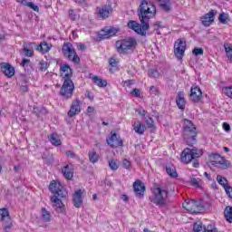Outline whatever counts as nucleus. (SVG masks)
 <instances>
[{
	"instance_id": "nucleus-1",
	"label": "nucleus",
	"mask_w": 232,
	"mask_h": 232,
	"mask_svg": "<svg viewBox=\"0 0 232 232\" xmlns=\"http://www.w3.org/2000/svg\"><path fill=\"white\" fill-rule=\"evenodd\" d=\"M138 15L141 24L137 23V21L130 20L127 25L130 30H134L136 34L146 37L148 30H150V19H153L157 15V7L151 2L141 0L138 9Z\"/></svg>"
},
{
	"instance_id": "nucleus-2",
	"label": "nucleus",
	"mask_w": 232,
	"mask_h": 232,
	"mask_svg": "<svg viewBox=\"0 0 232 232\" xmlns=\"http://www.w3.org/2000/svg\"><path fill=\"white\" fill-rule=\"evenodd\" d=\"M49 189L53 193V197L51 198L57 213H63L64 211V204L63 200H66L68 197V191L61 185V183L53 180L49 185ZM63 199V200H62Z\"/></svg>"
},
{
	"instance_id": "nucleus-3",
	"label": "nucleus",
	"mask_w": 232,
	"mask_h": 232,
	"mask_svg": "<svg viewBox=\"0 0 232 232\" xmlns=\"http://www.w3.org/2000/svg\"><path fill=\"white\" fill-rule=\"evenodd\" d=\"M183 139L188 146L197 144V128H195V125L189 120L184 121Z\"/></svg>"
},
{
	"instance_id": "nucleus-4",
	"label": "nucleus",
	"mask_w": 232,
	"mask_h": 232,
	"mask_svg": "<svg viewBox=\"0 0 232 232\" xmlns=\"http://www.w3.org/2000/svg\"><path fill=\"white\" fill-rule=\"evenodd\" d=\"M153 196L150 197V201L156 206H166L168 202V188L159 185L152 191Z\"/></svg>"
},
{
	"instance_id": "nucleus-5",
	"label": "nucleus",
	"mask_w": 232,
	"mask_h": 232,
	"mask_svg": "<svg viewBox=\"0 0 232 232\" xmlns=\"http://www.w3.org/2000/svg\"><path fill=\"white\" fill-rule=\"evenodd\" d=\"M137 48V40L133 37L118 40L116 42V50L118 53L126 54L128 52H133Z\"/></svg>"
},
{
	"instance_id": "nucleus-6",
	"label": "nucleus",
	"mask_w": 232,
	"mask_h": 232,
	"mask_svg": "<svg viewBox=\"0 0 232 232\" xmlns=\"http://www.w3.org/2000/svg\"><path fill=\"white\" fill-rule=\"evenodd\" d=\"M204 155V151L202 149H198L197 147H193L192 149L186 148L180 155V160L183 164H189L191 160H195V159H200Z\"/></svg>"
},
{
	"instance_id": "nucleus-7",
	"label": "nucleus",
	"mask_w": 232,
	"mask_h": 232,
	"mask_svg": "<svg viewBox=\"0 0 232 232\" xmlns=\"http://www.w3.org/2000/svg\"><path fill=\"white\" fill-rule=\"evenodd\" d=\"M62 52L63 55L69 59V61H72V63H75L76 64L81 63V58H79V55H77V53L75 52V49L72 44L64 43L62 47Z\"/></svg>"
},
{
	"instance_id": "nucleus-8",
	"label": "nucleus",
	"mask_w": 232,
	"mask_h": 232,
	"mask_svg": "<svg viewBox=\"0 0 232 232\" xmlns=\"http://www.w3.org/2000/svg\"><path fill=\"white\" fill-rule=\"evenodd\" d=\"M209 158L214 160L210 161L211 166H214V168H218L219 169L231 168V162L224 157H220L218 153H211L209 154Z\"/></svg>"
},
{
	"instance_id": "nucleus-9",
	"label": "nucleus",
	"mask_w": 232,
	"mask_h": 232,
	"mask_svg": "<svg viewBox=\"0 0 232 232\" xmlns=\"http://www.w3.org/2000/svg\"><path fill=\"white\" fill-rule=\"evenodd\" d=\"M1 222L5 232L12 231V228L14 227V219L12 218V216H10L8 208H1Z\"/></svg>"
},
{
	"instance_id": "nucleus-10",
	"label": "nucleus",
	"mask_w": 232,
	"mask_h": 232,
	"mask_svg": "<svg viewBox=\"0 0 232 232\" xmlns=\"http://www.w3.org/2000/svg\"><path fill=\"white\" fill-rule=\"evenodd\" d=\"M183 208L189 213L198 214L200 211H204V204L202 201H197L195 199H188L183 203Z\"/></svg>"
},
{
	"instance_id": "nucleus-11",
	"label": "nucleus",
	"mask_w": 232,
	"mask_h": 232,
	"mask_svg": "<svg viewBox=\"0 0 232 232\" xmlns=\"http://www.w3.org/2000/svg\"><path fill=\"white\" fill-rule=\"evenodd\" d=\"M73 90H75V85L72 80H64L63 84L60 90V95L63 97V99H72L73 96Z\"/></svg>"
},
{
	"instance_id": "nucleus-12",
	"label": "nucleus",
	"mask_w": 232,
	"mask_h": 232,
	"mask_svg": "<svg viewBox=\"0 0 232 232\" xmlns=\"http://www.w3.org/2000/svg\"><path fill=\"white\" fill-rule=\"evenodd\" d=\"M186 52V41L179 38L174 44V55L177 57L178 61H182L184 53Z\"/></svg>"
},
{
	"instance_id": "nucleus-13",
	"label": "nucleus",
	"mask_w": 232,
	"mask_h": 232,
	"mask_svg": "<svg viewBox=\"0 0 232 232\" xmlns=\"http://www.w3.org/2000/svg\"><path fill=\"white\" fill-rule=\"evenodd\" d=\"M106 142L111 148H120V146H122V139L113 130L111 131V136L106 139Z\"/></svg>"
},
{
	"instance_id": "nucleus-14",
	"label": "nucleus",
	"mask_w": 232,
	"mask_h": 232,
	"mask_svg": "<svg viewBox=\"0 0 232 232\" xmlns=\"http://www.w3.org/2000/svg\"><path fill=\"white\" fill-rule=\"evenodd\" d=\"M189 101L194 103H198L202 101V90L200 89V87H191Z\"/></svg>"
},
{
	"instance_id": "nucleus-15",
	"label": "nucleus",
	"mask_w": 232,
	"mask_h": 232,
	"mask_svg": "<svg viewBox=\"0 0 232 232\" xmlns=\"http://www.w3.org/2000/svg\"><path fill=\"white\" fill-rule=\"evenodd\" d=\"M79 113H81V101L79 99H75L72 101L67 115L68 117L72 118L75 117V115H79Z\"/></svg>"
},
{
	"instance_id": "nucleus-16",
	"label": "nucleus",
	"mask_w": 232,
	"mask_h": 232,
	"mask_svg": "<svg viewBox=\"0 0 232 232\" xmlns=\"http://www.w3.org/2000/svg\"><path fill=\"white\" fill-rule=\"evenodd\" d=\"M133 189L136 193V197H138V198H142V197H144V191H146V186H144V183H142L140 179H137L133 183Z\"/></svg>"
},
{
	"instance_id": "nucleus-17",
	"label": "nucleus",
	"mask_w": 232,
	"mask_h": 232,
	"mask_svg": "<svg viewBox=\"0 0 232 232\" xmlns=\"http://www.w3.org/2000/svg\"><path fill=\"white\" fill-rule=\"evenodd\" d=\"M61 76L64 79V81L69 80L72 81V67L68 63H65L60 67Z\"/></svg>"
},
{
	"instance_id": "nucleus-18",
	"label": "nucleus",
	"mask_w": 232,
	"mask_h": 232,
	"mask_svg": "<svg viewBox=\"0 0 232 232\" xmlns=\"http://www.w3.org/2000/svg\"><path fill=\"white\" fill-rule=\"evenodd\" d=\"M215 15H217V11L210 10L202 17V24H204V26H210L215 21Z\"/></svg>"
},
{
	"instance_id": "nucleus-19",
	"label": "nucleus",
	"mask_w": 232,
	"mask_h": 232,
	"mask_svg": "<svg viewBox=\"0 0 232 232\" xmlns=\"http://www.w3.org/2000/svg\"><path fill=\"white\" fill-rule=\"evenodd\" d=\"M1 68H2L3 73H4V75H5V77L10 78V77H14V75H15V69L14 68V66H12V64L6 63H2Z\"/></svg>"
},
{
	"instance_id": "nucleus-20",
	"label": "nucleus",
	"mask_w": 232,
	"mask_h": 232,
	"mask_svg": "<svg viewBox=\"0 0 232 232\" xmlns=\"http://www.w3.org/2000/svg\"><path fill=\"white\" fill-rule=\"evenodd\" d=\"M72 202H73V206L74 208H81V206H82V189H78L74 192V194L72 195Z\"/></svg>"
},
{
	"instance_id": "nucleus-21",
	"label": "nucleus",
	"mask_w": 232,
	"mask_h": 232,
	"mask_svg": "<svg viewBox=\"0 0 232 232\" xmlns=\"http://www.w3.org/2000/svg\"><path fill=\"white\" fill-rule=\"evenodd\" d=\"M119 30L114 27H111L109 29H104L101 31V39H110V37H113V35L117 34Z\"/></svg>"
},
{
	"instance_id": "nucleus-22",
	"label": "nucleus",
	"mask_w": 232,
	"mask_h": 232,
	"mask_svg": "<svg viewBox=\"0 0 232 232\" xmlns=\"http://www.w3.org/2000/svg\"><path fill=\"white\" fill-rule=\"evenodd\" d=\"M112 12H113V8H111V5H103L99 10V17H102V19H108V17L111 15Z\"/></svg>"
},
{
	"instance_id": "nucleus-23",
	"label": "nucleus",
	"mask_w": 232,
	"mask_h": 232,
	"mask_svg": "<svg viewBox=\"0 0 232 232\" xmlns=\"http://www.w3.org/2000/svg\"><path fill=\"white\" fill-rule=\"evenodd\" d=\"M176 104L179 110H186V99L184 98V92H179L176 99Z\"/></svg>"
},
{
	"instance_id": "nucleus-24",
	"label": "nucleus",
	"mask_w": 232,
	"mask_h": 232,
	"mask_svg": "<svg viewBox=\"0 0 232 232\" xmlns=\"http://www.w3.org/2000/svg\"><path fill=\"white\" fill-rule=\"evenodd\" d=\"M62 173L67 180L73 179V168L70 165H66L62 169Z\"/></svg>"
},
{
	"instance_id": "nucleus-25",
	"label": "nucleus",
	"mask_w": 232,
	"mask_h": 232,
	"mask_svg": "<svg viewBox=\"0 0 232 232\" xmlns=\"http://www.w3.org/2000/svg\"><path fill=\"white\" fill-rule=\"evenodd\" d=\"M52 48V44L46 43V42H42L37 47L36 50L38 52H41V53H48Z\"/></svg>"
},
{
	"instance_id": "nucleus-26",
	"label": "nucleus",
	"mask_w": 232,
	"mask_h": 232,
	"mask_svg": "<svg viewBox=\"0 0 232 232\" xmlns=\"http://www.w3.org/2000/svg\"><path fill=\"white\" fill-rule=\"evenodd\" d=\"M160 6L164 12H169L171 10V2L169 0H159Z\"/></svg>"
},
{
	"instance_id": "nucleus-27",
	"label": "nucleus",
	"mask_w": 232,
	"mask_h": 232,
	"mask_svg": "<svg viewBox=\"0 0 232 232\" xmlns=\"http://www.w3.org/2000/svg\"><path fill=\"white\" fill-rule=\"evenodd\" d=\"M92 82H94V84L99 86V88H105V86H108V82L106 80H102L99 76H93Z\"/></svg>"
},
{
	"instance_id": "nucleus-28",
	"label": "nucleus",
	"mask_w": 232,
	"mask_h": 232,
	"mask_svg": "<svg viewBox=\"0 0 232 232\" xmlns=\"http://www.w3.org/2000/svg\"><path fill=\"white\" fill-rule=\"evenodd\" d=\"M100 156L97 154V151L95 150H92V151H89V160L92 162V164H95L96 162H99Z\"/></svg>"
},
{
	"instance_id": "nucleus-29",
	"label": "nucleus",
	"mask_w": 232,
	"mask_h": 232,
	"mask_svg": "<svg viewBox=\"0 0 232 232\" xmlns=\"http://www.w3.org/2000/svg\"><path fill=\"white\" fill-rule=\"evenodd\" d=\"M48 139L53 146H61V139H59L57 134L53 133L48 137Z\"/></svg>"
},
{
	"instance_id": "nucleus-30",
	"label": "nucleus",
	"mask_w": 232,
	"mask_h": 232,
	"mask_svg": "<svg viewBox=\"0 0 232 232\" xmlns=\"http://www.w3.org/2000/svg\"><path fill=\"white\" fill-rule=\"evenodd\" d=\"M224 216L227 220V222H229V224H232V207H226L224 210Z\"/></svg>"
},
{
	"instance_id": "nucleus-31",
	"label": "nucleus",
	"mask_w": 232,
	"mask_h": 232,
	"mask_svg": "<svg viewBox=\"0 0 232 232\" xmlns=\"http://www.w3.org/2000/svg\"><path fill=\"white\" fill-rule=\"evenodd\" d=\"M33 113H34L36 117H41V115H45V113H48V111L44 107H34Z\"/></svg>"
},
{
	"instance_id": "nucleus-32",
	"label": "nucleus",
	"mask_w": 232,
	"mask_h": 232,
	"mask_svg": "<svg viewBox=\"0 0 232 232\" xmlns=\"http://www.w3.org/2000/svg\"><path fill=\"white\" fill-rule=\"evenodd\" d=\"M42 218L44 222H50L52 220V214L44 208H42Z\"/></svg>"
},
{
	"instance_id": "nucleus-33",
	"label": "nucleus",
	"mask_w": 232,
	"mask_h": 232,
	"mask_svg": "<svg viewBox=\"0 0 232 232\" xmlns=\"http://www.w3.org/2000/svg\"><path fill=\"white\" fill-rule=\"evenodd\" d=\"M217 180L218 184H220V186H223L224 189H226V188H228L230 186L227 184V179L222 177V175H218Z\"/></svg>"
},
{
	"instance_id": "nucleus-34",
	"label": "nucleus",
	"mask_w": 232,
	"mask_h": 232,
	"mask_svg": "<svg viewBox=\"0 0 232 232\" xmlns=\"http://www.w3.org/2000/svg\"><path fill=\"white\" fill-rule=\"evenodd\" d=\"M166 171L168 175H169V177H172L174 179H176V177H179V175L177 174V169H175V167L173 166H167Z\"/></svg>"
},
{
	"instance_id": "nucleus-35",
	"label": "nucleus",
	"mask_w": 232,
	"mask_h": 232,
	"mask_svg": "<svg viewBox=\"0 0 232 232\" xmlns=\"http://www.w3.org/2000/svg\"><path fill=\"white\" fill-rule=\"evenodd\" d=\"M190 184L195 188H202V180L200 179L191 178Z\"/></svg>"
},
{
	"instance_id": "nucleus-36",
	"label": "nucleus",
	"mask_w": 232,
	"mask_h": 232,
	"mask_svg": "<svg viewBox=\"0 0 232 232\" xmlns=\"http://www.w3.org/2000/svg\"><path fill=\"white\" fill-rule=\"evenodd\" d=\"M32 43L24 45V53L26 57H32V55H34V51H32L31 49H28V46H32Z\"/></svg>"
},
{
	"instance_id": "nucleus-37",
	"label": "nucleus",
	"mask_w": 232,
	"mask_h": 232,
	"mask_svg": "<svg viewBox=\"0 0 232 232\" xmlns=\"http://www.w3.org/2000/svg\"><path fill=\"white\" fill-rule=\"evenodd\" d=\"M24 6H29V8H32V10H34V12H39V6L35 5L33 2H27L25 0V4H22Z\"/></svg>"
},
{
	"instance_id": "nucleus-38",
	"label": "nucleus",
	"mask_w": 232,
	"mask_h": 232,
	"mask_svg": "<svg viewBox=\"0 0 232 232\" xmlns=\"http://www.w3.org/2000/svg\"><path fill=\"white\" fill-rule=\"evenodd\" d=\"M144 129L145 126L142 124H138L136 127H134V130L139 134V135H144Z\"/></svg>"
},
{
	"instance_id": "nucleus-39",
	"label": "nucleus",
	"mask_w": 232,
	"mask_h": 232,
	"mask_svg": "<svg viewBox=\"0 0 232 232\" xmlns=\"http://www.w3.org/2000/svg\"><path fill=\"white\" fill-rule=\"evenodd\" d=\"M109 166H110L111 169H112V171H117V169H119V163H117V161H115V160H111L109 161Z\"/></svg>"
},
{
	"instance_id": "nucleus-40",
	"label": "nucleus",
	"mask_w": 232,
	"mask_h": 232,
	"mask_svg": "<svg viewBox=\"0 0 232 232\" xmlns=\"http://www.w3.org/2000/svg\"><path fill=\"white\" fill-rule=\"evenodd\" d=\"M192 53L196 55V57H198V55H204V49H202V47L194 48L192 50Z\"/></svg>"
},
{
	"instance_id": "nucleus-41",
	"label": "nucleus",
	"mask_w": 232,
	"mask_h": 232,
	"mask_svg": "<svg viewBox=\"0 0 232 232\" xmlns=\"http://www.w3.org/2000/svg\"><path fill=\"white\" fill-rule=\"evenodd\" d=\"M218 20L222 23V24H227V14H226V13H221Z\"/></svg>"
},
{
	"instance_id": "nucleus-42",
	"label": "nucleus",
	"mask_w": 232,
	"mask_h": 232,
	"mask_svg": "<svg viewBox=\"0 0 232 232\" xmlns=\"http://www.w3.org/2000/svg\"><path fill=\"white\" fill-rule=\"evenodd\" d=\"M150 77H153L154 79H159L160 73L157 69H150L149 72Z\"/></svg>"
},
{
	"instance_id": "nucleus-43",
	"label": "nucleus",
	"mask_w": 232,
	"mask_h": 232,
	"mask_svg": "<svg viewBox=\"0 0 232 232\" xmlns=\"http://www.w3.org/2000/svg\"><path fill=\"white\" fill-rule=\"evenodd\" d=\"M40 70L41 72H46L48 70V63L45 61H41L40 62Z\"/></svg>"
},
{
	"instance_id": "nucleus-44",
	"label": "nucleus",
	"mask_w": 232,
	"mask_h": 232,
	"mask_svg": "<svg viewBox=\"0 0 232 232\" xmlns=\"http://www.w3.org/2000/svg\"><path fill=\"white\" fill-rule=\"evenodd\" d=\"M130 95H132L133 97H138L139 99H140V90L135 88L131 91Z\"/></svg>"
},
{
	"instance_id": "nucleus-45",
	"label": "nucleus",
	"mask_w": 232,
	"mask_h": 232,
	"mask_svg": "<svg viewBox=\"0 0 232 232\" xmlns=\"http://www.w3.org/2000/svg\"><path fill=\"white\" fill-rule=\"evenodd\" d=\"M224 90H225L226 95H227V97L232 99V86L225 87Z\"/></svg>"
},
{
	"instance_id": "nucleus-46",
	"label": "nucleus",
	"mask_w": 232,
	"mask_h": 232,
	"mask_svg": "<svg viewBox=\"0 0 232 232\" xmlns=\"http://www.w3.org/2000/svg\"><path fill=\"white\" fill-rule=\"evenodd\" d=\"M153 30H155L156 32H159V30H160V28H163L162 26V23L161 22H156L153 25H152Z\"/></svg>"
},
{
	"instance_id": "nucleus-47",
	"label": "nucleus",
	"mask_w": 232,
	"mask_h": 232,
	"mask_svg": "<svg viewBox=\"0 0 232 232\" xmlns=\"http://www.w3.org/2000/svg\"><path fill=\"white\" fill-rule=\"evenodd\" d=\"M150 93H151V95H159V88L155 87V86H150Z\"/></svg>"
},
{
	"instance_id": "nucleus-48",
	"label": "nucleus",
	"mask_w": 232,
	"mask_h": 232,
	"mask_svg": "<svg viewBox=\"0 0 232 232\" xmlns=\"http://www.w3.org/2000/svg\"><path fill=\"white\" fill-rule=\"evenodd\" d=\"M145 122H146L147 128H153L154 121L152 118H148Z\"/></svg>"
},
{
	"instance_id": "nucleus-49",
	"label": "nucleus",
	"mask_w": 232,
	"mask_h": 232,
	"mask_svg": "<svg viewBox=\"0 0 232 232\" xmlns=\"http://www.w3.org/2000/svg\"><path fill=\"white\" fill-rule=\"evenodd\" d=\"M122 165H123V168H125V169H130L131 166V162H130V160H128L127 159H124L122 161Z\"/></svg>"
},
{
	"instance_id": "nucleus-50",
	"label": "nucleus",
	"mask_w": 232,
	"mask_h": 232,
	"mask_svg": "<svg viewBox=\"0 0 232 232\" xmlns=\"http://www.w3.org/2000/svg\"><path fill=\"white\" fill-rule=\"evenodd\" d=\"M225 191L229 198H232V187H226Z\"/></svg>"
},
{
	"instance_id": "nucleus-51",
	"label": "nucleus",
	"mask_w": 232,
	"mask_h": 232,
	"mask_svg": "<svg viewBox=\"0 0 232 232\" xmlns=\"http://www.w3.org/2000/svg\"><path fill=\"white\" fill-rule=\"evenodd\" d=\"M69 17H70V19H72V21H75V19H77V14H75V11L70 10Z\"/></svg>"
},
{
	"instance_id": "nucleus-52",
	"label": "nucleus",
	"mask_w": 232,
	"mask_h": 232,
	"mask_svg": "<svg viewBox=\"0 0 232 232\" xmlns=\"http://www.w3.org/2000/svg\"><path fill=\"white\" fill-rule=\"evenodd\" d=\"M65 155H67V157H70L71 159H75V157H77V155L72 150H67L65 152Z\"/></svg>"
},
{
	"instance_id": "nucleus-53",
	"label": "nucleus",
	"mask_w": 232,
	"mask_h": 232,
	"mask_svg": "<svg viewBox=\"0 0 232 232\" xmlns=\"http://www.w3.org/2000/svg\"><path fill=\"white\" fill-rule=\"evenodd\" d=\"M109 64L110 66L115 68V66H117V60H115L114 58H110Z\"/></svg>"
},
{
	"instance_id": "nucleus-54",
	"label": "nucleus",
	"mask_w": 232,
	"mask_h": 232,
	"mask_svg": "<svg viewBox=\"0 0 232 232\" xmlns=\"http://www.w3.org/2000/svg\"><path fill=\"white\" fill-rule=\"evenodd\" d=\"M223 129L225 130V131H230L231 130V126H229V124L227 122H224L223 123Z\"/></svg>"
},
{
	"instance_id": "nucleus-55",
	"label": "nucleus",
	"mask_w": 232,
	"mask_h": 232,
	"mask_svg": "<svg viewBox=\"0 0 232 232\" xmlns=\"http://www.w3.org/2000/svg\"><path fill=\"white\" fill-rule=\"evenodd\" d=\"M77 5H80V6H86V0H74Z\"/></svg>"
},
{
	"instance_id": "nucleus-56",
	"label": "nucleus",
	"mask_w": 232,
	"mask_h": 232,
	"mask_svg": "<svg viewBox=\"0 0 232 232\" xmlns=\"http://www.w3.org/2000/svg\"><path fill=\"white\" fill-rule=\"evenodd\" d=\"M136 111L139 115H141V117H144V115H146V111H144L143 109H138L136 110Z\"/></svg>"
},
{
	"instance_id": "nucleus-57",
	"label": "nucleus",
	"mask_w": 232,
	"mask_h": 232,
	"mask_svg": "<svg viewBox=\"0 0 232 232\" xmlns=\"http://www.w3.org/2000/svg\"><path fill=\"white\" fill-rule=\"evenodd\" d=\"M26 64H30V60L28 59H24L21 63V66H23V68H24V66H26Z\"/></svg>"
},
{
	"instance_id": "nucleus-58",
	"label": "nucleus",
	"mask_w": 232,
	"mask_h": 232,
	"mask_svg": "<svg viewBox=\"0 0 232 232\" xmlns=\"http://www.w3.org/2000/svg\"><path fill=\"white\" fill-rule=\"evenodd\" d=\"M77 48L78 50H86V45L84 44H78Z\"/></svg>"
},
{
	"instance_id": "nucleus-59",
	"label": "nucleus",
	"mask_w": 232,
	"mask_h": 232,
	"mask_svg": "<svg viewBox=\"0 0 232 232\" xmlns=\"http://www.w3.org/2000/svg\"><path fill=\"white\" fill-rule=\"evenodd\" d=\"M87 99H90V101H93V94H92V92H87Z\"/></svg>"
},
{
	"instance_id": "nucleus-60",
	"label": "nucleus",
	"mask_w": 232,
	"mask_h": 232,
	"mask_svg": "<svg viewBox=\"0 0 232 232\" xmlns=\"http://www.w3.org/2000/svg\"><path fill=\"white\" fill-rule=\"evenodd\" d=\"M130 198H128L127 195H121V200H123V202H128Z\"/></svg>"
},
{
	"instance_id": "nucleus-61",
	"label": "nucleus",
	"mask_w": 232,
	"mask_h": 232,
	"mask_svg": "<svg viewBox=\"0 0 232 232\" xmlns=\"http://www.w3.org/2000/svg\"><path fill=\"white\" fill-rule=\"evenodd\" d=\"M21 92H28V87L26 85L21 86Z\"/></svg>"
},
{
	"instance_id": "nucleus-62",
	"label": "nucleus",
	"mask_w": 232,
	"mask_h": 232,
	"mask_svg": "<svg viewBox=\"0 0 232 232\" xmlns=\"http://www.w3.org/2000/svg\"><path fill=\"white\" fill-rule=\"evenodd\" d=\"M198 166H200V163H198V160H194L193 161V167L194 168H198Z\"/></svg>"
},
{
	"instance_id": "nucleus-63",
	"label": "nucleus",
	"mask_w": 232,
	"mask_h": 232,
	"mask_svg": "<svg viewBox=\"0 0 232 232\" xmlns=\"http://www.w3.org/2000/svg\"><path fill=\"white\" fill-rule=\"evenodd\" d=\"M225 52H227V53L232 52V48L230 46H225Z\"/></svg>"
},
{
	"instance_id": "nucleus-64",
	"label": "nucleus",
	"mask_w": 232,
	"mask_h": 232,
	"mask_svg": "<svg viewBox=\"0 0 232 232\" xmlns=\"http://www.w3.org/2000/svg\"><path fill=\"white\" fill-rule=\"evenodd\" d=\"M14 171H19L21 169V165H15L14 167Z\"/></svg>"
}]
</instances>
